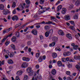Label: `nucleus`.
Wrapping results in <instances>:
<instances>
[{
  "label": "nucleus",
  "mask_w": 80,
  "mask_h": 80,
  "mask_svg": "<svg viewBox=\"0 0 80 80\" xmlns=\"http://www.w3.org/2000/svg\"><path fill=\"white\" fill-rule=\"evenodd\" d=\"M27 71H28V73H30V75H32L33 73V71H32V72H31L32 71V68L31 67H29L27 69Z\"/></svg>",
  "instance_id": "nucleus-1"
},
{
  "label": "nucleus",
  "mask_w": 80,
  "mask_h": 80,
  "mask_svg": "<svg viewBox=\"0 0 80 80\" xmlns=\"http://www.w3.org/2000/svg\"><path fill=\"white\" fill-rule=\"evenodd\" d=\"M12 20H13V21H15V20L17 21V20H19L18 16L16 15H14L13 17H12Z\"/></svg>",
  "instance_id": "nucleus-2"
},
{
  "label": "nucleus",
  "mask_w": 80,
  "mask_h": 80,
  "mask_svg": "<svg viewBox=\"0 0 80 80\" xmlns=\"http://www.w3.org/2000/svg\"><path fill=\"white\" fill-rule=\"evenodd\" d=\"M28 66V63L26 62H23L21 65L22 67V68H26Z\"/></svg>",
  "instance_id": "nucleus-3"
},
{
  "label": "nucleus",
  "mask_w": 80,
  "mask_h": 80,
  "mask_svg": "<svg viewBox=\"0 0 80 80\" xmlns=\"http://www.w3.org/2000/svg\"><path fill=\"white\" fill-rule=\"evenodd\" d=\"M32 33H33L34 35H37V31L36 29H34L32 30Z\"/></svg>",
  "instance_id": "nucleus-4"
},
{
  "label": "nucleus",
  "mask_w": 80,
  "mask_h": 80,
  "mask_svg": "<svg viewBox=\"0 0 80 80\" xmlns=\"http://www.w3.org/2000/svg\"><path fill=\"white\" fill-rule=\"evenodd\" d=\"M56 73L57 71H56V70H55V69H53L51 71V73L53 75H55L56 74Z\"/></svg>",
  "instance_id": "nucleus-5"
},
{
  "label": "nucleus",
  "mask_w": 80,
  "mask_h": 80,
  "mask_svg": "<svg viewBox=\"0 0 80 80\" xmlns=\"http://www.w3.org/2000/svg\"><path fill=\"white\" fill-rule=\"evenodd\" d=\"M62 8V6L61 5L58 6L57 7V12H59V10H61Z\"/></svg>",
  "instance_id": "nucleus-6"
},
{
  "label": "nucleus",
  "mask_w": 80,
  "mask_h": 80,
  "mask_svg": "<svg viewBox=\"0 0 80 80\" xmlns=\"http://www.w3.org/2000/svg\"><path fill=\"white\" fill-rule=\"evenodd\" d=\"M58 40V38L56 37H53L52 38V41L54 42H57Z\"/></svg>",
  "instance_id": "nucleus-7"
},
{
  "label": "nucleus",
  "mask_w": 80,
  "mask_h": 80,
  "mask_svg": "<svg viewBox=\"0 0 80 80\" xmlns=\"http://www.w3.org/2000/svg\"><path fill=\"white\" fill-rule=\"evenodd\" d=\"M66 37L67 38H68L69 39H72V36L70 34H68L66 35Z\"/></svg>",
  "instance_id": "nucleus-8"
},
{
  "label": "nucleus",
  "mask_w": 80,
  "mask_h": 80,
  "mask_svg": "<svg viewBox=\"0 0 80 80\" xmlns=\"http://www.w3.org/2000/svg\"><path fill=\"white\" fill-rule=\"evenodd\" d=\"M11 78L12 79V80H20V78H19L18 76H16L15 79H14V78H13V77H11Z\"/></svg>",
  "instance_id": "nucleus-9"
},
{
  "label": "nucleus",
  "mask_w": 80,
  "mask_h": 80,
  "mask_svg": "<svg viewBox=\"0 0 80 80\" xmlns=\"http://www.w3.org/2000/svg\"><path fill=\"white\" fill-rule=\"evenodd\" d=\"M52 57L53 58H56L57 57V54L55 52H53L52 54Z\"/></svg>",
  "instance_id": "nucleus-10"
},
{
  "label": "nucleus",
  "mask_w": 80,
  "mask_h": 80,
  "mask_svg": "<svg viewBox=\"0 0 80 80\" xmlns=\"http://www.w3.org/2000/svg\"><path fill=\"white\" fill-rule=\"evenodd\" d=\"M8 62L9 64H13V61L12 59L8 60Z\"/></svg>",
  "instance_id": "nucleus-11"
},
{
  "label": "nucleus",
  "mask_w": 80,
  "mask_h": 80,
  "mask_svg": "<svg viewBox=\"0 0 80 80\" xmlns=\"http://www.w3.org/2000/svg\"><path fill=\"white\" fill-rule=\"evenodd\" d=\"M58 64L59 67H62V62L60 61H58Z\"/></svg>",
  "instance_id": "nucleus-12"
},
{
  "label": "nucleus",
  "mask_w": 80,
  "mask_h": 80,
  "mask_svg": "<svg viewBox=\"0 0 80 80\" xmlns=\"http://www.w3.org/2000/svg\"><path fill=\"white\" fill-rule=\"evenodd\" d=\"M22 71H18L16 73V74L18 75H22Z\"/></svg>",
  "instance_id": "nucleus-13"
},
{
  "label": "nucleus",
  "mask_w": 80,
  "mask_h": 80,
  "mask_svg": "<svg viewBox=\"0 0 80 80\" xmlns=\"http://www.w3.org/2000/svg\"><path fill=\"white\" fill-rule=\"evenodd\" d=\"M65 19L66 20H68L70 19V16L68 15H66L64 16Z\"/></svg>",
  "instance_id": "nucleus-14"
},
{
  "label": "nucleus",
  "mask_w": 80,
  "mask_h": 80,
  "mask_svg": "<svg viewBox=\"0 0 80 80\" xmlns=\"http://www.w3.org/2000/svg\"><path fill=\"white\" fill-rule=\"evenodd\" d=\"M11 40L12 42H14L16 41V37L15 36H13L11 39Z\"/></svg>",
  "instance_id": "nucleus-15"
},
{
  "label": "nucleus",
  "mask_w": 80,
  "mask_h": 80,
  "mask_svg": "<svg viewBox=\"0 0 80 80\" xmlns=\"http://www.w3.org/2000/svg\"><path fill=\"white\" fill-rule=\"evenodd\" d=\"M55 45V42H52V43L49 44V47H54Z\"/></svg>",
  "instance_id": "nucleus-16"
},
{
  "label": "nucleus",
  "mask_w": 80,
  "mask_h": 80,
  "mask_svg": "<svg viewBox=\"0 0 80 80\" xmlns=\"http://www.w3.org/2000/svg\"><path fill=\"white\" fill-rule=\"evenodd\" d=\"M4 5L3 4H0V10H3L4 8Z\"/></svg>",
  "instance_id": "nucleus-17"
},
{
  "label": "nucleus",
  "mask_w": 80,
  "mask_h": 80,
  "mask_svg": "<svg viewBox=\"0 0 80 80\" xmlns=\"http://www.w3.org/2000/svg\"><path fill=\"white\" fill-rule=\"evenodd\" d=\"M80 1H77L75 3V5H76V6H78V5H80Z\"/></svg>",
  "instance_id": "nucleus-18"
},
{
  "label": "nucleus",
  "mask_w": 80,
  "mask_h": 80,
  "mask_svg": "<svg viewBox=\"0 0 80 80\" xmlns=\"http://www.w3.org/2000/svg\"><path fill=\"white\" fill-rule=\"evenodd\" d=\"M78 46L76 45L73 47V49L74 50H78Z\"/></svg>",
  "instance_id": "nucleus-19"
},
{
  "label": "nucleus",
  "mask_w": 80,
  "mask_h": 80,
  "mask_svg": "<svg viewBox=\"0 0 80 80\" xmlns=\"http://www.w3.org/2000/svg\"><path fill=\"white\" fill-rule=\"evenodd\" d=\"M28 79V77L27 75H25L24 77L23 80H27V79Z\"/></svg>",
  "instance_id": "nucleus-20"
},
{
  "label": "nucleus",
  "mask_w": 80,
  "mask_h": 80,
  "mask_svg": "<svg viewBox=\"0 0 80 80\" xmlns=\"http://www.w3.org/2000/svg\"><path fill=\"white\" fill-rule=\"evenodd\" d=\"M25 2L27 5H30V0H25Z\"/></svg>",
  "instance_id": "nucleus-21"
},
{
  "label": "nucleus",
  "mask_w": 80,
  "mask_h": 80,
  "mask_svg": "<svg viewBox=\"0 0 80 80\" xmlns=\"http://www.w3.org/2000/svg\"><path fill=\"white\" fill-rule=\"evenodd\" d=\"M8 38V37H5L2 40V42L3 43L5 41V40H6V39Z\"/></svg>",
  "instance_id": "nucleus-22"
},
{
  "label": "nucleus",
  "mask_w": 80,
  "mask_h": 80,
  "mask_svg": "<svg viewBox=\"0 0 80 80\" xmlns=\"http://www.w3.org/2000/svg\"><path fill=\"white\" fill-rule=\"evenodd\" d=\"M45 36L46 37H48L49 36V33H48V31L46 32L45 33Z\"/></svg>",
  "instance_id": "nucleus-23"
},
{
  "label": "nucleus",
  "mask_w": 80,
  "mask_h": 80,
  "mask_svg": "<svg viewBox=\"0 0 80 80\" xmlns=\"http://www.w3.org/2000/svg\"><path fill=\"white\" fill-rule=\"evenodd\" d=\"M15 35L17 37H20V33L18 32H17L15 33Z\"/></svg>",
  "instance_id": "nucleus-24"
},
{
  "label": "nucleus",
  "mask_w": 80,
  "mask_h": 80,
  "mask_svg": "<svg viewBox=\"0 0 80 80\" xmlns=\"http://www.w3.org/2000/svg\"><path fill=\"white\" fill-rule=\"evenodd\" d=\"M53 23V22L52 21H48V22H46L45 24H47V25H50V24H52Z\"/></svg>",
  "instance_id": "nucleus-25"
},
{
  "label": "nucleus",
  "mask_w": 80,
  "mask_h": 80,
  "mask_svg": "<svg viewBox=\"0 0 80 80\" xmlns=\"http://www.w3.org/2000/svg\"><path fill=\"white\" fill-rule=\"evenodd\" d=\"M69 23H70L72 25H73V26H75V24L74 23V22L72 21H70L69 22Z\"/></svg>",
  "instance_id": "nucleus-26"
},
{
  "label": "nucleus",
  "mask_w": 80,
  "mask_h": 80,
  "mask_svg": "<svg viewBox=\"0 0 80 80\" xmlns=\"http://www.w3.org/2000/svg\"><path fill=\"white\" fill-rule=\"evenodd\" d=\"M11 47L12 48L13 50H15V46L14 44H11Z\"/></svg>",
  "instance_id": "nucleus-27"
},
{
  "label": "nucleus",
  "mask_w": 80,
  "mask_h": 80,
  "mask_svg": "<svg viewBox=\"0 0 80 80\" xmlns=\"http://www.w3.org/2000/svg\"><path fill=\"white\" fill-rule=\"evenodd\" d=\"M44 2H45V0H40V4H43L44 3Z\"/></svg>",
  "instance_id": "nucleus-28"
},
{
  "label": "nucleus",
  "mask_w": 80,
  "mask_h": 80,
  "mask_svg": "<svg viewBox=\"0 0 80 80\" xmlns=\"http://www.w3.org/2000/svg\"><path fill=\"white\" fill-rule=\"evenodd\" d=\"M19 7L20 8H22V10H23L24 8V7L23 6V5L21 4L19 5Z\"/></svg>",
  "instance_id": "nucleus-29"
},
{
  "label": "nucleus",
  "mask_w": 80,
  "mask_h": 80,
  "mask_svg": "<svg viewBox=\"0 0 80 80\" xmlns=\"http://www.w3.org/2000/svg\"><path fill=\"white\" fill-rule=\"evenodd\" d=\"M12 7H13V8H15V7H16V3H15V2H14L12 3Z\"/></svg>",
  "instance_id": "nucleus-30"
},
{
  "label": "nucleus",
  "mask_w": 80,
  "mask_h": 80,
  "mask_svg": "<svg viewBox=\"0 0 80 80\" xmlns=\"http://www.w3.org/2000/svg\"><path fill=\"white\" fill-rule=\"evenodd\" d=\"M42 60H43V59L41 57H40L38 59V61L39 62H42Z\"/></svg>",
  "instance_id": "nucleus-31"
},
{
  "label": "nucleus",
  "mask_w": 80,
  "mask_h": 80,
  "mask_svg": "<svg viewBox=\"0 0 80 80\" xmlns=\"http://www.w3.org/2000/svg\"><path fill=\"white\" fill-rule=\"evenodd\" d=\"M4 61L3 60L2 62L1 61H0V66L1 67L2 65H3L4 64Z\"/></svg>",
  "instance_id": "nucleus-32"
},
{
  "label": "nucleus",
  "mask_w": 80,
  "mask_h": 80,
  "mask_svg": "<svg viewBox=\"0 0 80 80\" xmlns=\"http://www.w3.org/2000/svg\"><path fill=\"white\" fill-rule=\"evenodd\" d=\"M36 78H38V79H41V78H42V76H41L40 74L38 75Z\"/></svg>",
  "instance_id": "nucleus-33"
},
{
  "label": "nucleus",
  "mask_w": 80,
  "mask_h": 80,
  "mask_svg": "<svg viewBox=\"0 0 80 80\" xmlns=\"http://www.w3.org/2000/svg\"><path fill=\"white\" fill-rule=\"evenodd\" d=\"M76 68L77 69H78V70H79L80 68V66L78 64H77L76 65Z\"/></svg>",
  "instance_id": "nucleus-34"
},
{
  "label": "nucleus",
  "mask_w": 80,
  "mask_h": 80,
  "mask_svg": "<svg viewBox=\"0 0 80 80\" xmlns=\"http://www.w3.org/2000/svg\"><path fill=\"white\" fill-rule=\"evenodd\" d=\"M45 30H47L48 29H49V26H46L44 27Z\"/></svg>",
  "instance_id": "nucleus-35"
},
{
  "label": "nucleus",
  "mask_w": 80,
  "mask_h": 80,
  "mask_svg": "<svg viewBox=\"0 0 80 80\" xmlns=\"http://www.w3.org/2000/svg\"><path fill=\"white\" fill-rule=\"evenodd\" d=\"M43 12H45V10H43V11H40L38 12V14L40 15V14H41V13H43Z\"/></svg>",
  "instance_id": "nucleus-36"
},
{
  "label": "nucleus",
  "mask_w": 80,
  "mask_h": 80,
  "mask_svg": "<svg viewBox=\"0 0 80 80\" xmlns=\"http://www.w3.org/2000/svg\"><path fill=\"white\" fill-rule=\"evenodd\" d=\"M40 56V53H37L36 54V57H37V58H38Z\"/></svg>",
  "instance_id": "nucleus-37"
},
{
  "label": "nucleus",
  "mask_w": 80,
  "mask_h": 80,
  "mask_svg": "<svg viewBox=\"0 0 80 80\" xmlns=\"http://www.w3.org/2000/svg\"><path fill=\"white\" fill-rule=\"evenodd\" d=\"M53 32V29H51L49 31H48V32L49 33H52Z\"/></svg>",
  "instance_id": "nucleus-38"
},
{
  "label": "nucleus",
  "mask_w": 80,
  "mask_h": 80,
  "mask_svg": "<svg viewBox=\"0 0 80 80\" xmlns=\"http://www.w3.org/2000/svg\"><path fill=\"white\" fill-rule=\"evenodd\" d=\"M62 32H63V31H62V30H59L58 31V34L59 35H60L61 33H62Z\"/></svg>",
  "instance_id": "nucleus-39"
},
{
  "label": "nucleus",
  "mask_w": 80,
  "mask_h": 80,
  "mask_svg": "<svg viewBox=\"0 0 80 80\" xmlns=\"http://www.w3.org/2000/svg\"><path fill=\"white\" fill-rule=\"evenodd\" d=\"M66 55L67 56H69L70 55V52H68L66 53Z\"/></svg>",
  "instance_id": "nucleus-40"
},
{
  "label": "nucleus",
  "mask_w": 80,
  "mask_h": 80,
  "mask_svg": "<svg viewBox=\"0 0 80 80\" xmlns=\"http://www.w3.org/2000/svg\"><path fill=\"white\" fill-rule=\"evenodd\" d=\"M71 28L73 31H75V27H73L72 26H71Z\"/></svg>",
  "instance_id": "nucleus-41"
},
{
  "label": "nucleus",
  "mask_w": 80,
  "mask_h": 80,
  "mask_svg": "<svg viewBox=\"0 0 80 80\" xmlns=\"http://www.w3.org/2000/svg\"><path fill=\"white\" fill-rule=\"evenodd\" d=\"M62 61L63 62H66V58H63L62 59Z\"/></svg>",
  "instance_id": "nucleus-42"
},
{
  "label": "nucleus",
  "mask_w": 80,
  "mask_h": 80,
  "mask_svg": "<svg viewBox=\"0 0 80 80\" xmlns=\"http://www.w3.org/2000/svg\"><path fill=\"white\" fill-rule=\"evenodd\" d=\"M66 74L68 75H70V72L69 71H68L66 72Z\"/></svg>",
  "instance_id": "nucleus-43"
},
{
  "label": "nucleus",
  "mask_w": 80,
  "mask_h": 80,
  "mask_svg": "<svg viewBox=\"0 0 80 80\" xmlns=\"http://www.w3.org/2000/svg\"><path fill=\"white\" fill-rule=\"evenodd\" d=\"M68 67L69 68H72V64H68Z\"/></svg>",
  "instance_id": "nucleus-44"
},
{
  "label": "nucleus",
  "mask_w": 80,
  "mask_h": 80,
  "mask_svg": "<svg viewBox=\"0 0 80 80\" xmlns=\"http://www.w3.org/2000/svg\"><path fill=\"white\" fill-rule=\"evenodd\" d=\"M26 61L29 62V61H30V58H26Z\"/></svg>",
  "instance_id": "nucleus-45"
},
{
  "label": "nucleus",
  "mask_w": 80,
  "mask_h": 80,
  "mask_svg": "<svg viewBox=\"0 0 80 80\" xmlns=\"http://www.w3.org/2000/svg\"><path fill=\"white\" fill-rule=\"evenodd\" d=\"M16 9H15L14 10H13L12 11V13L13 14H15L16 13Z\"/></svg>",
  "instance_id": "nucleus-46"
},
{
  "label": "nucleus",
  "mask_w": 80,
  "mask_h": 80,
  "mask_svg": "<svg viewBox=\"0 0 80 80\" xmlns=\"http://www.w3.org/2000/svg\"><path fill=\"white\" fill-rule=\"evenodd\" d=\"M9 43H10V42H9V41H7V42L5 43V44H6V45L7 46V45H8Z\"/></svg>",
  "instance_id": "nucleus-47"
},
{
  "label": "nucleus",
  "mask_w": 80,
  "mask_h": 80,
  "mask_svg": "<svg viewBox=\"0 0 80 80\" xmlns=\"http://www.w3.org/2000/svg\"><path fill=\"white\" fill-rule=\"evenodd\" d=\"M50 18H51V20H54V19H55V17H51Z\"/></svg>",
  "instance_id": "nucleus-48"
},
{
  "label": "nucleus",
  "mask_w": 80,
  "mask_h": 80,
  "mask_svg": "<svg viewBox=\"0 0 80 80\" xmlns=\"http://www.w3.org/2000/svg\"><path fill=\"white\" fill-rule=\"evenodd\" d=\"M69 62H75V60L74 59L72 60V59H71L69 60Z\"/></svg>",
  "instance_id": "nucleus-49"
},
{
  "label": "nucleus",
  "mask_w": 80,
  "mask_h": 80,
  "mask_svg": "<svg viewBox=\"0 0 80 80\" xmlns=\"http://www.w3.org/2000/svg\"><path fill=\"white\" fill-rule=\"evenodd\" d=\"M66 12L67 11H65L62 10V11L61 12H62V14H65V13H66Z\"/></svg>",
  "instance_id": "nucleus-50"
},
{
  "label": "nucleus",
  "mask_w": 80,
  "mask_h": 80,
  "mask_svg": "<svg viewBox=\"0 0 80 80\" xmlns=\"http://www.w3.org/2000/svg\"><path fill=\"white\" fill-rule=\"evenodd\" d=\"M62 10L64 11L65 12H67V9L66 8H62Z\"/></svg>",
  "instance_id": "nucleus-51"
},
{
  "label": "nucleus",
  "mask_w": 80,
  "mask_h": 80,
  "mask_svg": "<svg viewBox=\"0 0 80 80\" xmlns=\"http://www.w3.org/2000/svg\"><path fill=\"white\" fill-rule=\"evenodd\" d=\"M55 50H58V51H59V52H60V51H61V49H60V48H55Z\"/></svg>",
  "instance_id": "nucleus-52"
},
{
  "label": "nucleus",
  "mask_w": 80,
  "mask_h": 80,
  "mask_svg": "<svg viewBox=\"0 0 80 80\" xmlns=\"http://www.w3.org/2000/svg\"><path fill=\"white\" fill-rule=\"evenodd\" d=\"M73 7V5H70V6H69V8H72Z\"/></svg>",
  "instance_id": "nucleus-53"
},
{
  "label": "nucleus",
  "mask_w": 80,
  "mask_h": 80,
  "mask_svg": "<svg viewBox=\"0 0 80 80\" xmlns=\"http://www.w3.org/2000/svg\"><path fill=\"white\" fill-rule=\"evenodd\" d=\"M40 25H38L36 26V27L37 28H40Z\"/></svg>",
  "instance_id": "nucleus-54"
},
{
  "label": "nucleus",
  "mask_w": 80,
  "mask_h": 80,
  "mask_svg": "<svg viewBox=\"0 0 80 80\" xmlns=\"http://www.w3.org/2000/svg\"><path fill=\"white\" fill-rule=\"evenodd\" d=\"M8 13V12L7 11H6L4 14V15H7Z\"/></svg>",
  "instance_id": "nucleus-55"
},
{
  "label": "nucleus",
  "mask_w": 80,
  "mask_h": 80,
  "mask_svg": "<svg viewBox=\"0 0 80 80\" xmlns=\"http://www.w3.org/2000/svg\"><path fill=\"white\" fill-rule=\"evenodd\" d=\"M26 57H23L22 58V60L23 61H26Z\"/></svg>",
  "instance_id": "nucleus-56"
},
{
  "label": "nucleus",
  "mask_w": 80,
  "mask_h": 80,
  "mask_svg": "<svg viewBox=\"0 0 80 80\" xmlns=\"http://www.w3.org/2000/svg\"><path fill=\"white\" fill-rule=\"evenodd\" d=\"M12 33H11V34L7 36L6 37H8H8H12Z\"/></svg>",
  "instance_id": "nucleus-57"
},
{
  "label": "nucleus",
  "mask_w": 80,
  "mask_h": 80,
  "mask_svg": "<svg viewBox=\"0 0 80 80\" xmlns=\"http://www.w3.org/2000/svg\"><path fill=\"white\" fill-rule=\"evenodd\" d=\"M28 45H31V42L28 41Z\"/></svg>",
  "instance_id": "nucleus-58"
},
{
  "label": "nucleus",
  "mask_w": 80,
  "mask_h": 80,
  "mask_svg": "<svg viewBox=\"0 0 80 80\" xmlns=\"http://www.w3.org/2000/svg\"><path fill=\"white\" fill-rule=\"evenodd\" d=\"M13 56H14V54H13V55H12V54H11V53L10 55V57H13Z\"/></svg>",
  "instance_id": "nucleus-59"
},
{
  "label": "nucleus",
  "mask_w": 80,
  "mask_h": 80,
  "mask_svg": "<svg viewBox=\"0 0 80 80\" xmlns=\"http://www.w3.org/2000/svg\"><path fill=\"white\" fill-rule=\"evenodd\" d=\"M7 31H6V29H4L3 30V33H7Z\"/></svg>",
  "instance_id": "nucleus-60"
},
{
  "label": "nucleus",
  "mask_w": 80,
  "mask_h": 80,
  "mask_svg": "<svg viewBox=\"0 0 80 80\" xmlns=\"http://www.w3.org/2000/svg\"><path fill=\"white\" fill-rule=\"evenodd\" d=\"M40 38L41 39V40H43V37L42 36H40Z\"/></svg>",
  "instance_id": "nucleus-61"
},
{
  "label": "nucleus",
  "mask_w": 80,
  "mask_h": 80,
  "mask_svg": "<svg viewBox=\"0 0 80 80\" xmlns=\"http://www.w3.org/2000/svg\"><path fill=\"white\" fill-rule=\"evenodd\" d=\"M74 18L75 19H78V16L77 15H76L74 16Z\"/></svg>",
  "instance_id": "nucleus-62"
},
{
  "label": "nucleus",
  "mask_w": 80,
  "mask_h": 80,
  "mask_svg": "<svg viewBox=\"0 0 80 80\" xmlns=\"http://www.w3.org/2000/svg\"><path fill=\"white\" fill-rule=\"evenodd\" d=\"M36 68H39V65L38 64H37L36 66Z\"/></svg>",
  "instance_id": "nucleus-63"
},
{
  "label": "nucleus",
  "mask_w": 80,
  "mask_h": 80,
  "mask_svg": "<svg viewBox=\"0 0 80 80\" xmlns=\"http://www.w3.org/2000/svg\"><path fill=\"white\" fill-rule=\"evenodd\" d=\"M67 79L68 80H72V78H70V77H68L67 78Z\"/></svg>",
  "instance_id": "nucleus-64"
}]
</instances>
